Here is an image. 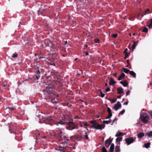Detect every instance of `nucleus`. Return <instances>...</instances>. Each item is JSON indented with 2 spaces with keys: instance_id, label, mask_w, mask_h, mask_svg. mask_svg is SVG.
<instances>
[{
  "instance_id": "f257e3e1",
  "label": "nucleus",
  "mask_w": 152,
  "mask_h": 152,
  "mask_svg": "<svg viewBox=\"0 0 152 152\" xmlns=\"http://www.w3.org/2000/svg\"><path fill=\"white\" fill-rule=\"evenodd\" d=\"M60 140L62 141L60 145L57 148V150L59 151L60 152H67L66 151L68 145L69 144L70 140L69 137L64 136L61 137Z\"/></svg>"
},
{
  "instance_id": "f03ea898",
  "label": "nucleus",
  "mask_w": 152,
  "mask_h": 152,
  "mask_svg": "<svg viewBox=\"0 0 152 152\" xmlns=\"http://www.w3.org/2000/svg\"><path fill=\"white\" fill-rule=\"evenodd\" d=\"M65 123L67 124L66 127V129L68 130H72L74 129H77L78 128V126H75V123L72 121H69L67 122H64L63 121H59L58 122L56 123H55V124L57 126H58L59 124H64Z\"/></svg>"
},
{
  "instance_id": "7ed1b4c3",
  "label": "nucleus",
  "mask_w": 152,
  "mask_h": 152,
  "mask_svg": "<svg viewBox=\"0 0 152 152\" xmlns=\"http://www.w3.org/2000/svg\"><path fill=\"white\" fill-rule=\"evenodd\" d=\"M53 91V89L52 86L48 85L46 86V88L43 90L44 95V96L45 97L44 98L45 99H46V98L47 97H49L50 94L52 93Z\"/></svg>"
},
{
  "instance_id": "20e7f679",
  "label": "nucleus",
  "mask_w": 152,
  "mask_h": 152,
  "mask_svg": "<svg viewBox=\"0 0 152 152\" xmlns=\"http://www.w3.org/2000/svg\"><path fill=\"white\" fill-rule=\"evenodd\" d=\"M140 119L142 123L146 124L149 121L150 118L147 113H144L140 115Z\"/></svg>"
},
{
  "instance_id": "39448f33",
  "label": "nucleus",
  "mask_w": 152,
  "mask_h": 152,
  "mask_svg": "<svg viewBox=\"0 0 152 152\" xmlns=\"http://www.w3.org/2000/svg\"><path fill=\"white\" fill-rule=\"evenodd\" d=\"M42 118L43 119V121L41 122L40 121H39V123H45V124H49L51 126H52V124H50V123H46L45 121H51L53 120V118L50 116H48V117H44L42 116Z\"/></svg>"
},
{
  "instance_id": "423d86ee",
  "label": "nucleus",
  "mask_w": 152,
  "mask_h": 152,
  "mask_svg": "<svg viewBox=\"0 0 152 152\" xmlns=\"http://www.w3.org/2000/svg\"><path fill=\"white\" fill-rule=\"evenodd\" d=\"M42 72V69H39L38 67H37L34 71V77L38 80L40 77L41 73Z\"/></svg>"
},
{
  "instance_id": "0eeeda50",
  "label": "nucleus",
  "mask_w": 152,
  "mask_h": 152,
  "mask_svg": "<svg viewBox=\"0 0 152 152\" xmlns=\"http://www.w3.org/2000/svg\"><path fill=\"white\" fill-rule=\"evenodd\" d=\"M54 78L56 79V82L61 83L62 81V78L60 75L59 73L57 72L54 73Z\"/></svg>"
},
{
  "instance_id": "6e6552de",
  "label": "nucleus",
  "mask_w": 152,
  "mask_h": 152,
  "mask_svg": "<svg viewBox=\"0 0 152 152\" xmlns=\"http://www.w3.org/2000/svg\"><path fill=\"white\" fill-rule=\"evenodd\" d=\"M105 125L104 124L100 125L96 122V123L95 125L94 126H93V127L96 130L99 129L102 130L103 129H104L105 128Z\"/></svg>"
},
{
  "instance_id": "1a4fd4ad",
  "label": "nucleus",
  "mask_w": 152,
  "mask_h": 152,
  "mask_svg": "<svg viewBox=\"0 0 152 152\" xmlns=\"http://www.w3.org/2000/svg\"><path fill=\"white\" fill-rule=\"evenodd\" d=\"M126 142L129 145L132 143L134 141V140L132 137H129L126 138L125 140Z\"/></svg>"
},
{
  "instance_id": "9d476101",
  "label": "nucleus",
  "mask_w": 152,
  "mask_h": 152,
  "mask_svg": "<svg viewBox=\"0 0 152 152\" xmlns=\"http://www.w3.org/2000/svg\"><path fill=\"white\" fill-rule=\"evenodd\" d=\"M45 44L47 47H50V48H53L52 42L50 40L45 41Z\"/></svg>"
},
{
  "instance_id": "9b49d317",
  "label": "nucleus",
  "mask_w": 152,
  "mask_h": 152,
  "mask_svg": "<svg viewBox=\"0 0 152 152\" xmlns=\"http://www.w3.org/2000/svg\"><path fill=\"white\" fill-rule=\"evenodd\" d=\"M63 131L64 130L63 129L58 128L56 131V135H57L61 137H62L61 136V134L62 133Z\"/></svg>"
},
{
  "instance_id": "f8f14e48",
  "label": "nucleus",
  "mask_w": 152,
  "mask_h": 152,
  "mask_svg": "<svg viewBox=\"0 0 152 152\" xmlns=\"http://www.w3.org/2000/svg\"><path fill=\"white\" fill-rule=\"evenodd\" d=\"M121 107V104L120 102L118 101L116 104H114L113 108L116 111L118 110L119 108Z\"/></svg>"
},
{
  "instance_id": "ddd939ff",
  "label": "nucleus",
  "mask_w": 152,
  "mask_h": 152,
  "mask_svg": "<svg viewBox=\"0 0 152 152\" xmlns=\"http://www.w3.org/2000/svg\"><path fill=\"white\" fill-rule=\"evenodd\" d=\"M75 145H73L70 144V143L68 145L67 148L66 149V151H67V150H68V149H70L71 150L72 149H75Z\"/></svg>"
},
{
  "instance_id": "4468645a",
  "label": "nucleus",
  "mask_w": 152,
  "mask_h": 152,
  "mask_svg": "<svg viewBox=\"0 0 152 152\" xmlns=\"http://www.w3.org/2000/svg\"><path fill=\"white\" fill-rule=\"evenodd\" d=\"M116 82L114 81L113 79L112 78H110L109 80V84L110 85L113 86L114 84H115Z\"/></svg>"
},
{
  "instance_id": "2eb2a0df",
  "label": "nucleus",
  "mask_w": 152,
  "mask_h": 152,
  "mask_svg": "<svg viewBox=\"0 0 152 152\" xmlns=\"http://www.w3.org/2000/svg\"><path fill=\"white\" fill-rule=\"evenodd\" d=\"M117 90L118 91V94H120L124 93L123 89L121 87H118Z\"/></svg>"
},
{
  "instance_id": "dca6fc26",
  "label": "nucleus",
  "mask_w": 152,
  "mask_h": 152,
  "mask_svg": "<svg viewBox=\"0 0 152 152\" xmlns=\"http://www.w3.org/2000/svg\"><path fill=\"white\" fill-rule=\"evenodd\" d=\"M125 77V74L124 73H122L121 74V75L118 78V80H121L123 79Z\"/></svg>"
},
{
  "instance_id": "f3484780",
  "label": "nucleus",
  "mask_w": 152,
  "mask_h": 152,
  "mask_svg": "<svg viewBox=\"0 0 152 152\" xmlns=\"http://www.w3.org/2000/svg\"><path fill=\"white\" fill-rule=\"evenodd\" d=\"M80 125V126L81 127H83L85 129H86L87 130H88V129L87 128L88 124H87L84 123H83L82 124H81Z\"/></svg>"
},
{
  "instance_id": "a211bd4d",
  "label": "nucleus",
  "mask_w": 152,
  "mask_h": 152,
  "mask_svg": "<svg viewBox=\"0 0 152 152\" xmlns=\"http://www.w3.org/2000/svg\"><path fill=\"white\" fill-rule=\"evenodd\" d=\"M112 142V140H110V139H108L106 140L105 142V143L106 145H107V144L108 146V147L111 144V143Z\"/></svg>"
},
{
  "instance_id": "6ab92c4d",
  "label": "nucleus",
  "mask_w": 152,
  "mask_h": 152,
  "mask_svg": "<svg viewBox=\"0 0 152 152\" xmlns=\"http://www.w3.org/2000/svg\"><path fill=\"white\" fill-rule=\"evenodd\" d=\"M144 134L142 132L139 133L137 135V137L138 138L141 139L144 136Z\"/></svg>"
},
{
  "instance_id": "aec40b11",
  "label": "nucleus",
  "mask_w": 152,
  "mask_h": 152,
  "mask_svg": "<svg viewBox=\"0 0 152 152\" xmlns=\"http://www.w3.org/2000/svg\"><path fill=\"white\" fill-rule=\"evenodd\" d=\"M114 148V145L113 143H112L110 145V148L109 151L111 152H113Z\"/></svg>"
},
{
  "instance_id": "412c9836",
  "label": "nucleus",
  "mask_w": 152,
  "mask_h": 152,
  "mask_svg": "<svg viewBox=\"0 0 152 152\" xmlns=\"http://www.w3.org/2000/svg\"><path fill=\"white\" fill-rule=\"evenodd\" d=\"M138 42V41H137V42H133V44L132 45V48L133 50H134L135 48V47L137 45Z\"/></svg>"
},
{
  "instance_id": "4be33fe9",
  "label": "nucleus",
  "mask_w": 152,
  "mask_h": 152,
  "mask_svg": "<svg viewBox=\"0 0 152 152\" xmlns=\"http://www.w3.org/2000/svg\"><path fill=\"white\" fill-rule=\"evenodd\" d=\"M122 71L126 74H128L130 72V70L127 69L126 68H122Z\"/></svg>"
},
{
  "instance_id": "5701e85b",
  "label": "nucleus",
  "mask_w": 152,
  "mask_h": 152,
  "mask_svg": "<svg viewBox=\"0 0 152 152\" xmlns=\"http://www.w3.org/2000/svg\"><path fill=\"white\" fill-rule=\"evenodd\" d=\"M146 134L148 136V137H152V131H148V132L146 133Z\"/></svg>"
},
{
  "instance_id": "b1692460",
  "label": "nucleus",
  "mask_w": 152,
  "mask_h": 152,
  "mask_svg": "<svg viewBox=\"0 0 152 152\" xmlns=\"http://www.w3.org/2000/svg\"><path fill=\"white\" fill-rule=\"evenodd\" d=\"M129 74L132 76L134 77H135L136 76V73L133 71H131L129 72Z\"/></svg>"
},
{
  "instance_id": "393cba45",
  "label": "nucleus",
  "mask_w": 152,
  "mask_h": 152,
  "mask_svg": "<svg viewBox=\"0 0 152 152\" xmlns=\"http://www.w3.org/2000/svg\"><path fill=\"white\" fill-rule=\"evenodd\" d=\"M122 134V132H120L119 131H118L117 132V133L115 135V136L116 137H118L121 136Z\"/></svg>"
},
{
  "instance_id": "a878e982",
  "label": "nucleus",
  "mask_w": 152,
  "mask_h": 152,
  "mask_svg": "<svg viewBox=\"0 0 152 152\" xmlns=\"http://www.w3.org/2000/svg\"><path fill=\"white\" fill-rule=\"evenodd\" d=\"M115 152H119L120 151V146L117 145L115 147Z\"/></svg>"
},
{
  "instance_id": "bb28decb",
  "label": "nucleus",
  "mask_w": 152,
  "mask_h": 152,
  "mask_svg": "<svg viewBox=\"0 0 152 152\" xmlns=\"http://www.w3.org/2000/svg\"><path fill=\"white\" fill-rule=\"evenodd\" d=\"M112 121V120L111 119H110L108 121H105L104 120L103 121V123L104 124H108L110 123Z\"/></svg>"
},
{
  "instance_id": "cd10ccee",
  "label": "nucleus",
  "mask_w": 152,
  "mask_h": 152,
  "mask_svg": "<svg viewBox=\"0 0 152 152\" xmlns=\"http://www.w3.org/2000/svg\"><path fill=\"white\" fill-rule=\"evenodd\" d=\"M150 143L149 142H148L145 143L144 144L145 147L146 148H148L149 147H150Z\"/></svg>"
},
{
  "instance_id": "c85d7f7f",
  "label": "nucleus",
  "mask_w": 152,
  "mask_h": 152,
  "mask_svg": "<svg viewBox=\"0 0 152 152\" xmlns=\"http://www.w3.org/2000/svg\"><path fill=\"white\" fill-rule=\"evenodd\" d=\"M122 140V137H118L116 139V142H119L121 141Z\"/></svg>"
},
{
  "instance_id": "c756f323",
  "label": "nucleus",
  "mask_w": 152,
  "mask_h": 152,
  "mask_svg": "<svg viewBox=\"0 0 152 152\" xmlns=\"http://www.w3.org/2000/svg\"><path fill=\"white\" fill-rule=\"evenodd\" d=\"M128 85V83L127 82V81L126 80H124V83H123V84H122L123 86L124 87H126Z\"/></svg>"
},
{
  "instance_id": "7c9ffc66",
  "label": "nucleus",
  "mask_w": 152,
  "mask_h": 152,
  "mask_svg": "<svg viewBox=\"0 0 152 152\" xmlns=\"http://www.w3.org/2000/svg\"><path fill=\"white\" fill-rule=\"evenodd\" d=\"M90 123L92 124L93 126H94L95 125L96 123V122L95 120H93L91 121Z\"/></svg>"
},
{
  "instance_id": "2f4dec72",
  "label": "nucleus",
  "mask_w": 152,
  "mask_h": 152,
  "mask_svg": "<svg viewBox=\"0 0 152 152\" xmlns=\"http://www.w3.org/2000/svg\"><path fill=\"white\" fill-rule=\"evenodd\" d=\"M108 100L110 101L112 103H115L116 101V99H108Z\"/></svg>"
},
{
  "instance_id": "473e14b6",
  "label": "nucleus",
  "mask_w": 152,
  "mask_h": 152,
  "mask_svg": "<svg viewBox=\"0 0 152 152\" xmlns=\"http://www.w3.org/2000/svg\"><path fill=\"white\" fill-rule=\"evenodd\" d=\"M100 94L99 95V96L100 97H101L102 98H103L104 96V94L102 92V91H101V90H100Z\"/></svg>"
},
{
  "instance_id": "72a5a7b5",
  "label": "nucleus",
  "mask_w": 152,
  "mask_h": 152,
  "mask_svg": "<svg viewBox=\"0 0 152 152\" xmlns=\"http://www.w3.org/2000/svg\"><path fill=\"white\" fill-rule=\"evenodd\" d=\"M107 111L108 113V114H112L111 113V110L109 107H107Z\"/></svg>"
},
{
  "instance_id": "f704fd0d",
  "label": "nucleus",
  "mask_w": 152,
  "mask_h": 152,
  "mask_svg": "<svg viewBox=\"0 0 152 152\" xmlns=\"http://www.w3.org/2000/svg\"><path fill=\"white\" fill-rule=\"evenodd\" d=\"M151 23L148 26L149 28H152V19H151L150 20Z\"/></svg>"
},
{
  "instance_id": "c9c22d12",
  "label": "nucleus",
  "mask_w": 152,
  "mask_h": 152,
  "mask_svg": "<svg viewBox=\"0 0 152 152\" xmlns=\"http://www.w3.org/2000/svg\"><path fill=\"white\" fill-rule=\"evenodd\" d=\"M142 32H145V33H146L148 31V28L146 27H144L143 30H142Z\"/></svg>"
},
{
  "instance_id": "e433bc0d",
  "label": "nucleus",
  "mask_w": 152,
  "mask_h": 152,
  "mask_svg": "<svg viewBox=\"0 0 152 152\" xmlns=\"http://www.w3.org/2000/svg\"><path fill=\"white\" fill-rule=\"evenodd\" d=\"M18 54L16 53H14L13 54L12 56V58H15L17 57Z\"/></svg>"
},
{
  "instance_id": "4c0bfd02",
  "label": "nucleus",
  "mask_w": 152,
  "mask_h": 152,
  "mask_svg": "<svg viewBox=\"0 0 152 152\" xmlns=\"http://www.w3.org/2000/svg\"><path fill=\"white\" fill-rule=\"evenodd\" d=\"M102 152H108L105 147L104 146L102 148Z\"/></svg>"
},
{
  "instance_id": "58836bf2",
  "label": "nucleus",
  "mask_w": 152,
  "mask_h": 152,
  "mask_svg": "<svg viewBox=\"0 0 152 152\" xmlns=\"http://www.w3.org/2000/svg\"><path fill=\"white\" fill-rule=\"evenodd\" d=\"M8 109H9L10 110H14L15 109V107L14 106L12 107H8L7 108Z\"/></svg>"
},
{
  "instance_id": "ea45409f",
  "label": "nucleus",
  "mask_w": 152,
  "mask_h": 152,
  "mask_svg": "<svg viewBox=\"0 0 152 152\" xmlns=\"http://www.w3.org/2000/svg\"><path fill=\"white\" fill-rule=\"evenodd\" d=\"M94 41L95 43H99V40L98 39H95Z\"/></svg>"
},
{
  "instance_id": "a19ab883",
  "label": "nucleus",
  "mask_w": 152,
  "mask_h": 152,
  "mask_svg": "<svg viewBox=\"0 0 152 152\" xmlns=\"http://www.w3.org/2000/svg\"><path fill=\"white\" fill-rule=\"evenodd\" d=\"M112 116V114H109V115L107 116L106 118V119L110 118Z\"/></svg>"
},
{
  "instance_id": "79ce46f5",
  "label": "nucleus",
  "mask_w": 152,
  "mask_h": 152,
  "mask_svg": "<svg viewBox=\"0 0 152 152\" xmlns=\"http://www.w3.org/2000/svg\"><path fill=\"white\" fill-rule=\"evenodd\" d=\"M130 91L129 90H128L126 92V96H127L130 94Z\"/></svg>"
},
{
  "instance_id": "37998d69",
  "label": "nucleus",
  "mask_w": 152,
  "mask_h": 152,
  "mask_svg": "<svg viewBox=\"0 0 152 152\" xmlns=\"http://www.w3.org/2000/svg\"><path fill=\"white\" fill-rule=\"evenodd\" d=\"M117 36H118V34H112V37H113L114 38H115L116 37H117Z\"/></svg>"
},
{
  "instance_id": "c03bdc74",
  "label": "nucleus",
  "mask_w": 152,
  "mask_h": 152,
  "mask_svg": "<svg viewBox=\"0 0 152 152\" xmlns=\"http://www.w3.org/2000/svg\"><path fill=\"white\" fill-rule=\"evenodd\" d=\"M85 137L86 138V139L88 140L89 138L88 137V135L87 134V133H85V135H84Z\"/></svg>"
},
{
  "instance_id": "a18cd8bd",
  "label": "nucleus",
  "mask_w": 152,
  "mask_h": 152,
  "mask_svg": "<svg viewBox=\"0 0 152 152\" xmlns=\"http://www.w3.org/2000/svg\"><path fill=\"white\" fill-rule=\"evenodd\" d=\"M125 110H123L121 111L120 112V114L123 115L125 113Z\"/></svg>"
},
{
  "instance_id": "49530a36",
  "label": "nucleus",
  "mask_w": 152,
  "mask_h": 152,
  "mask_svg": "<svg viewBox=\"0 0 152 152\" xmlns=\"http://www.w3.org/2000/svg\"><path fill=\"white\" fill-rule=\"evenodd\" d=\"M106 92H107L110 91V89L109 87H107L105 90Z\"/></svg>"
},
{
  "instance_id": "de8ad7c7",
  "label": "nucleus",
  "mask_w": 152,
  "mask_h": 152,
  "mask_svg": "<svg viewBox=\"0 0 152 152\" xmlns=\"http://www.w3.org/2000/svg\"><path fill=\"white\" fill-rule=\"evenodd\" d=\"M128 55L127 53H126V54H125V56L124 57V58L126 59L128 57Z\"/></svg>"
},
{
  "instance_id": "09e8293b",
  "label": "nucleus",
  "mask_w": 152,
  "mask_h": 152,
  "mask_svg": "<svg viewBox=\"0 0 152 152\" xmlns=\"http://www.w3.org/2000/svg\"><path fill=\"white\" fill-rule=\"evenodd\" d=\"M150 115H151V117H152V110L151 111L149 112V113Z\"/></svg>"
},
{
  "instance_id": "8fccbe9b",
  "label": "nucleus",
  "mask_w": 152,
  "mask_h": 152,
  "mask_svg": "<svg viewBox=\"0 0 152 152\" xmlns=\"http://www.w3.org/2000/svg\"><path fill=\"white\" fill-rule=\"evenodd\" d=\"M127 50V48H126L125 50H124V53H125L126 54V53H127L126 52V51Z\"/></svg>"
},
{
  "instance_id": "3c124183",
  "label": "nucleus",
  "mask_w": 152,
  "mask_h": 152,
  "mask_svg": "<svg viewBox=\"0 0 152 152\" xmlns=\"http://www.w3.org/2000/svg\"><path fill=\"white\" fill-rule=\"evenodd\" d=\"M128 102H125L124 103V104H125V105H127L128 104Z\"/></svg>"
},
{
  "instance_id": "603ef678",
  "label": "nucleus",
  "mask_w": 152,
  "mask_h": 152,
  "mask_svg": "<svg viewBox=\"0 0 152 152\" xmlns=\"http://www.w3.org/2000/svg\"><path fill=\"white\" fill-rule=\"evenodd\" d=\"M127 64H128V65L129 64V59L127 60Z\"/></svg>"
},
{
  "instance_id": "864d4df0",
  "label": "nucleus",
  "mask_w": 152,
  "mask_h": 152,
  "mask_svg": "<svg viewBox=\"0 0 152 152\" xmlns=\"http://www.w3.org/2000/svg\"><path fill=\"white\" fill-rule=\"evenodd\" d=\"M116 75H117V74H116V73H114V74H113V75L114 76V77H115V76H116Z\"/></svg>"
},
{
  "instance_id": "5fc2aeb1",
  "label": "nucleus",
  "mask_w": 152,
  "mask_h": 152,
  "mask_svg": "<svg viewBox=\"0 0 152 152\" xmlns=\"http://www.w3.org/2000/svg\"><path fill=\"white\" fill-rule=\"evenodd\" d=\"M123 83H124V81H121L120 82V83L121 84H122H122H123Z\"/></svg>"
},
{
  "instance_id": "6e6d98bb",
  "label": "nucleus",
  "mask_w": 152,
  "mask_h": 152,
  "mask_svg": "<svg viewBox=\"0 0 152 152\" xmlns=\"http://www.w3.org/2000/svg\"><path fill=\"white\" fill-rule=\"evenodd\" d=\"M38 143V142L37 141V140H36V141H35V144L34 145V146H36V144H37Z\"/></svg>"
},
{
  "instance_id": "4d7b16f0",
  "label": "nucleus",
  "mask_w": 152,
  "mask_h": 152,
  "mask_svg": "<svg viewBox=\"0 0 152 152\" xmlns=\"http://www.w3.org/2000/svg\"><path fill=\"white\" fill-rule=\"evenodd\" d=\"M86 55H87V56H88V55L89 54H88V53L87 52H86Z\"/></svg>"
},
{
  "instance_id": "13d9d810",
  "label": "nucleus",
  "mask_w": 152,
  "mask_h": 152,
  "mask_svg": "<svg viewBox=\"0 0 152 152\" xmlns=\"http://www.w3.org/2000/svg\"><path fill=\"white\" fill-rule=\"evenodd\" d=\"M115 120H116V119H115V118L113 120V123H114V122L115 121Z\"/></svg>"
},
{
  "instance_id": "bf43d9fd",
  "label": "nucleus",
  "mask_w": 152,
  "mask_h": 152,
  "mask_svg": "<svg viewBox=\"0 0 152 152\" xmlns=\"http://www.w3.org/2000/svg\"><path fill=\"white\" fill-rule=\"evenodd\" d=\"M51 65H53L54 66H55V63H52V64H51Z\"/></svg>"
},
{
  "instance_id": "052dcab7",
  "label": "nucleus",
  "mask_w": 152,
  "mask_h": 152,
  "mask_svg": "<svg viewBox=\"0 0 152 152\" xmlns=\"http://www.w3.org/2000/svg\"><path fill=\"white\" fill-rule=\"evenodd\" d=\"M121 95H120V96H118V97H117V98H121Z\"/></svg>"
},
{
  "instance_id": "680f3d73",
  "label": "nucleus",
  "mask_w": 152,
  "mask_h": 152,
  "mask_svg": "<svg viewBox=\"0 0 152 152\" xmlns=\"http://www.w3.org/2000/svg\"><path fill=\"white\" fill-rule=\"evenodd\" d=\"M146 15V14H145L144 15H141V17H143V16H144V15Z\"/></svg>"
},
{
  "instance_id": "e2e57ef3",
  "label": "nucleus",
  "mask_w": 152,
  "mask_h": 152,
  "mask_svg": "<svg viewBox=\"0 0 152 152\" xmlns=\"http://www.w3.org/2000/svg\"><path fill=\"white\" fill-rule=\"evenodd\" d=\"M105 108L104 110H102V111L103 112H105Z\"/></svg>"
},
{
  "instance_id": "0e129e2a",
  "label": "nucleus",
  "mask_w": 152,
  "mask_h": 152,
  "mask_svg": "<svg viewBox=\"0 0 152 152\" xmlns=\"http://www.w3.org/2000/svg\"><path fill=\"white\" fill-rule=\"evenodd\" d=\"M67 44V41H66L65 42V45H66V44Z\"/></svg>"
},
{
  "instance_id": "69168bd1",
  "label": "nucleus",
  "mask_w": 152,
  "mask_h": 152,
  "mask_svg": "<svg viewBox=\"0 0 152 152\" xmlns=\"http://www.w3.org/2000/svg\"><path fill=\"white\" fill-rule=\"evenodd\" d=\"M20 24H21V22H20V23H19V25H18V27H19V26H20Z\"/></svg>"
},
{
  "instance_id": "338daca9",
  "label": "nucleus",
  "mask_w": 152,
  "mask_h": 152,
  "mask_svg": "<svg viewBox=\"0 0 152 152\" xmlns=\"http://www.w3.org/2000/svg\"><path fill=\"white\" fill-rule=\"evenodd\" d=\"M107 83H106L105 84V86H107Z\"/></svg>"
},
{
  "instance_id": "774afa93",
  "label": "nucleus",
  "mask_w": 152,
  "mask_h": 152,
  "mask_svg": "<svg viewBox=\"0 0 152 152\" xmlns=\"http://www.w3.org/2000/svg\"><path fill=\"white\" fill-rule=\"evenodd\" d=\"M6 85H4L3 86V87H4L5 86H6Z\"/></svg>"
}]
</instances>
